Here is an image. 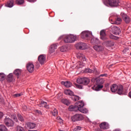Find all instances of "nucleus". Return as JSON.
Masks as SVG:
<instances>
[{
	"instance_id": "bf43d9fd",
	"label": "nucleus",
	"mask_w": 131,
	"mask_h": 131,
	"mask_svg": "<svg viewBox=\"0 0 131 131\" xmlns=\"http://www.w3.org/2000/svg\"><path fill=\"white\" fill-rule=\"evenodd\" d=\"M125 52H126V51H128V49H126L124 50Z\"/></svg>"
},
{
	"instance_id": "c756f323",
	"label": "nucleus",
	"mask_w": 131,
	"mask_h": 131,
	"mask_svg": "<svg viewBox=\"0 0 131 131\" xmlns=\"http://www.w3.org/2000/svg\"><path fill=\"white\" fill-rule=\"evenodd\" d=\"M5 77H6V75L3 73H0V80L3 81L5 79Z\"/></svg>"
},
{
	"instance_id": "a211bd4d",
	"label": "nucleus",
	"mask_w": 131,
	"mask_h": 131,
	"mask_svg": "<svg viewBox=\"0 0 131 131\" xmlns=\"http://www.w3.org/2000/svg\"><path fill=\"white\" fill-rule=\"evenodd\" d=\"M77 58L79 60H82V61H86V58H85V56L83 54H81V53H78L77 54Z\"/></svg>"
},
{
	"instance_id": "cd10ccee",
	"label": "nucleus",
	"mask_w": 131,
	"mask_h": 131,
	"mask_svg": "<svg viewBox=\"0 0 131 131\" xmlns=\"http://www.w3.org/2000/svg\"><path fill=\"white\" fill-rule=\"evenodd\" d=\"M7 81L9 82H12L13 81V74H9L7 77Z\"/></svg>"
},
{
	"instance_id": "6e6552de",
	"label": "nucleus",
	"mask_w": 131,
	"mask_h": 131,
	"mask_svg": "<svg viewBox=\"0 0 131 131\" xmlns=\"http://www.w3.org/2000/svg\"><path fill=\"white\" fill-rule=\"evenodd\" d=\"M111 29L113 34H115L116 35H120V33H121V30H120V28L117 27L115 26H112L111 27Z\"/></svg>"
},
{
	"instance_id": "a19ab883",
	"label": "nucleus",
	"mask_w": 131,
	"mask_h": 131,
	"mask_svg": "<svg viewBox=\"0 0 131 131\" xmlns=\"http://www.w3.org/2000/svg\"><path fill=\"white\" fill-rule=\"evenodd\" d=\"M76 86L77 89H79V90L82 89V85H81L76 84Z\"/></svg>"
},
{
	"instance_id": "4be33fe9",
	"label": "nucleus",
	"mask_w": 131,
	"mask_h": 131,
	"mask_svg": "<svg viewBox=\"0 0 131 131\" xmlns=\"http://www.w3.org/2000/svg\"><path fill=\"white\" fill-rule=\"evenodd\" d=\"M91 42L92 45H99L100 41L97 38H92L91 40Z\"/></svg>"
},
{
	"instance_id": "4468645a",
	"label": "nucleus",
	"mask_w": 131,
	"mask_h": 131,
	"mask_svg": "<svg viewBox=\"0 0 131 131\" xmlns=\"http://www.w3.org/2000/svg\"><path fill=\"white\" fill-rule=\"evenodd\" d=\"M27 69L29 72H33L34 71V66L32 64V63L29 62L27 64Z\"/></svg>"
},
{
	"instance_id": "37998d69",
	"label": "nucleus",
	"mask_w": 131,
	"mask_h": 131,
	"mask_svg": "<svg viewBox=\"0 0 131 131\" xmlns=\"http://www.w3.org/2000/svg\"><path fill=\"white\" fill-rule=\"evenodd\" d=\"M60 51L61 52H66V47L62 46L60 48Z\"/></svg>"
},
{
	"instance_id": "0eeeda50",
	"label": "nucleus",
	"mask_w": 131,
	"mask_h": 131,
	"mask_svg": "<svg viewBox=\"0 0 131 131\" xmlns=\"http://www.w3.org/2000/svg\"><path fill=\"white\" fill-rule=\"evenodd\" d=\"M81 36L82 38H85L87 40H89L93 37V35L90 31H83L81 33Z\"/></svg>"
},
{
	"instance_id": "72a5a7b5",
	"label": "nucleus",
	"mask_w": 131,
	"mask_h": 131,
	"mask_svg": "<svg viewBox=\"0 0 131 131\" xmlns=\"http://www.w3.org/2000/svg\"><path fill=\"white\" fill-rule=\"evenodd\" d=\"M51 113L53 116H57L58 115V111L55 108Z\"/></svg>"
},
{
	"instance_id": "7c9ffc66",
	"label": "nucleus",
	"mask_w": 131,
	"mask_h": 131,
	"mask_svg": "<svg viewBox=\"0 0 131 131\" xmlns=\"http://www.w3.org/2000/svg\"><path fill=\"white\" fill-rule=\"evenodd\" d=\"M7 129L4 125H0V131H7Z\"/></svg>"
},
{
	"instance_id": "58836bf2",
	"label": "nucleus",
	"mask_w": 131,
	"mask_h": 131,
	"mask_svg": "<svg viewBox=\"0 0 131 131\" xmlns=\"http://www.w3.org/2000/svg\"><path fill=\"white\" fill-rule=\"evenodd\" d=\"M16 131H24V129L20 126H17L16 127Z\"/></svg>"
},
{
	"instance_id": "20e7f679",
	"label": "nucleus",
	"mask_w": 131,
	"mask_h": 131,
	"mask_svg": "<svg viewBox=\"0 0 131 131\" xmlns=\"http://www.w3.org/2000/svg\"><path fill=\"white\" fill-rule=\"evenodd\" d=\"M60 37H63L64 42H66V43H68L69 42H74V41H75L77 38L76 36H74L73 35H65Z\"/></svg>"
},
{
	"instance_id": "e2e57ef3",
	"label": "nucleus",
	"mask_w": 131,
	"mask_h": 131,
	"mask_svg": "<svg viewBox=\"0 0 131 131\" xmlns=\"http://www.w3.org/2000/svg\"><path fill=\"white\" fill-rule=\"evenodd\" d=\"M59 131H63V130H60V129H59Z\"/></svg>"
},
{
	"instance_id": "6e6d98bb",
	"label": "nucleus",
	"mask_w": 131,
	"mask_h": 131,
	"mask_svg": "<svg viewBox=\"0 0 131 131\" xmlns=\"http://www.w3.org/2000/svg\"><path fill=\"white\" fill-rule=\"evenodd\" d=\"M37 113H38L39 114H41V112H40V111H36Z\"/></svg>"
},
{
	"instance_id": "bb28decb",
	"label": "nucleus",
	"mask_w": 131,
	"mask_h": 131,
	"mask_svg": "<svg viewBox=\"0 0 131 131\" xmlns=\"http://www.w3.org/2000/svg\"><path fill=\"white\" fill-rule=\"evenodd\" d=\"M27 125L28 127L30 129L34 128V127H35V123L32 122L28 123Z\"/></svg>"
},
{
	"instance_id": "473e14b6",
	"label": "nucleus",
	"mask_w": 131,
	"mask_h": 131,
	"mask_svg": "<svg viewBox=\"0 0 131 131\" xmlns=\"http://www.w3.org/2000/svg\"><path fill=\"white\" fill-rule=\"evenodd\" d=\"M72 99L73 101H78V100H79V96H76V95H73Z\"/></svg>"
},
{
	"instance_id": "e433bc0d",
	"label": "nucleus",
	"mask_w": 131,
	"mask_h": 131,
	"mask_svg": "<svg viewBox=\"0 0 131 131\" xmlns=\"http://www.w3.org/2000/svg\"><path fill=\"white\" fill-rule=\"evenodd\" d=\"M81 130V127L79 126H76L73 129V131H79Z\"/></svg>"
},
{
	"instance_id": "9d476101",
	"label": "nucleus",
	"mask_w": 131,
	"mask_h": 131,
	"mask_svg": "<svg viewBox=\"0 0 131 131\" xmlns=\"http://www.w3.org/2000/svg\"><path fill=\"white\" fill-rule=\"evenodd\" d=\"M4 122L7 126H13L14 125V121L10 118L6 117L4 120Z\"/></svg>"
},
{
	"instance_id": "f3484780",
	"label": "nucleus",
	"mask_w": 131,
	"mask_h": 131,
	"mask_svg": "<svg viewBox=\"0 0 131 131\" xmlns=\"http://www.w3.org/2000/svg\"><path fill=\"white\" fill-rule=\"evenodd\" d=\"M57 50V45L56 44H53L52 45L49 49V53L50 54H52Z\"/></svg>"
},
{
	"instance_id": "39448f33",
	"label": "nucleus",
	"mask_w": 131,
	"mask_h": 131,
	"mask_svg": "<svg viewBox=\"0 0 131 131\" xmlns=\"http://www.w3.org/2000/svg\"><path fill=\"white\" fill-rule=\"evenodd\" d=\"M104 81L103 79H98L96 81V83H97V86L96 87L93 88L94 90L95 91H96V92H99V91H101L102 89H103V83H104Z\"/></svg>"
},
{
	"instance_id": "a18cd8bd",
	"label": "nucleus",
	"mask_w": 131,
	"mask_h": 131,
	"mask_svg": "<svg viewBox=\"0 0 131 131\" xmlns=\"http://www.w3.org/2000/svg\"><path fill=\"white\" fill-rule=\"evenodd\" d=\"M41 102V104H42V107H45L46 104H47V103L45 101H42Z\"/></svg>"
},
{
	"instance_id": "79ce46f5",
	"label": "nucleus",
	"mask_w": 131,
	"mask_h": 131,
	"mask_svg": "<svg viewBox=\"0 0 131 131\" xmlns=\"http://www.w3.org/2000/svg\"><path fill=\"white\" fill-rule=\"evenodd\" d=\"M22 93H18V94H14V97H16V98H18L19 97H21L22 96Z\"/></svg>"
},
{
	"instance_id": "ddd939ff",
	"label": "nucleus",
	"mask_w": 131,
	"mask_h": 131,
	"mask_svg": "<svg viewBox=\"0 0 131 131\" xmlns=\"http://www.w3.org/2000/svg\"><path fill=\"white\" fill-rule=\"evenodd\" d=\"M38 61L41 65H43L46 63V55L43 54L40 55L38 57Z\"/></svg>"
},
{
	"instance_id": "5701e85b",
	"label": "nucleus",
	"mask_w": 131,
	"mask_h": 131,
	"mask_svg": "<svg viewBox=\"0 0 131 131\" xmlns=\"http://www.w3.org/2000/svg\"><path fill=\"white\" fill-rule=\"evenodd\" d=\"M13 6H14V0H9L7 2L6 7H8V8H12Z\"/></svg>"
},
{
	"instance_id": "603ef678",
	"label": "nucleus",
	"mask_w": 131,
	"mask_h": 131,
	"mask_svg": "<svg viewBox=\"0 0 131 131\" xmlns=\"http://www.w3.org/2000/svg\"><path fill=\"white\" fill-rule=\"evenodd\" d=\"M110 21H111V23L112 24V23H113V22H115V20H113V19H111L110 18Z\"/></svg>"
},
{
	"instance_id": "8fccbe9b",
	"label": "nucleus",
	"mask_w": 131,
	"mask_h": 131,
	"mask_svg": "<svg viewBox=\"0 0 131 131\" xmlns=\"http://www.w3.org/2000/svg\"><path fill=\"white\" fill-rule=\"evenodd\" d=\"M36 0H28V2H30V3H34V2H36Z\"/></svg>"
},
{
	"instance_id": "052dcab7",
	"label": "nucleus",
	"mask_w": 131,
	"mask_h": 131,
	"mask_svg": "<svg viewBox=\"0 0 131 131\" xmlns=\"http://www.w3.org/2000/svg\"><path fill=\"white\" fill-rule=\"evenodd\" d=\"M25 109L26 110V109H27V106H25Z\"/></svg>"
},
{
	"instance_id": "864d4df0",
	"label": "nucleus",
	"mask_w": 131,
	"mask_h": 131,
	"mask_svg": "<svg viewBox=\"0 0 131 131\" xmlns=\"http://www.w3.org/2000/svg\"><path fill=\"white\" fill-rule=\"evenodd\" d=\"M113 131H121V130H120V129H119V128H117V129H114Z\"/></svg>"
},
{
	"instance_id": "6ab92c4d",
	"label": "nucleus",
	"mask_w": 131,
	"mask_h": 131,
	"mask_svg": "<svg viewBox=\"0 0 131 131\" xmlns=\"http://www.w3.org/2000/svg\"><path fill=\"white\" fill-rule=\"evenodd\" d=\"M100 38L102 39V40H106L107 39V36H106V33L104 30H101L100 31Z\"/></svg>"
},
{
	"instance_id": "5fc2aeb1",
	"label": "nucleus",
	"mask_w": 131,
	"mask_h": 131,
	"mask_svg": "<svg viewBox=\"0 0 131 131\" xmlns=\"http://www.w3.org/2000/svg\"><path fill=\"white\" fill-rule=\"evenodd\" d=\"M96 131H102V129L100 128H97V129H96Z\"/></svg>"
},
{
	"instance_id": "c03bdc74",
	"label": "nucleus",
	"mask_w": 131,
	"mask_h": 131,
	"mask_svg": "<svg viewBox=\"0 0 131 131\" xmlns=\"http://www.w3.org/2000/svg\"><path fill=\"white\" fill-rule=\"evenodd\" d=\"M105 43L106 44V46H111V41H110V40L106 41Z\"/></svg>"
},
{
	"instance_id": "09e8293b",
	"label": "nucleus",
	"mask_w": 131,
	"mask_h": 131,
	"mask_svg": "<svg viewBox=\"0 0 131 131\" xmlns=\"http://www.w3.org/2000/svg\"><path fill=\"white\" fill-rule=\"evenodd\" d=\"M109 83H107L106 84H105V88H106V89H108V86H109Z\"/></svg>"
},
{
	"instance_id": "393cba45",
	"label": "nucleus",
	"mask_w": 131,
	"mask_h": 131,
	"mask_svg": "<svg viewBox=\"0 0 131 131\" xmlns=\"http://www.w3.org/2000/svg\"><path fill=\"white\" fill-rule=\"evenodd\" d=\"M64 94L66 95H68L69 96H74V93L69 90H66L64 91Z\"/></svg>"
},
{
	"instance_id": "ea45409f",
	"label": "nucleus",
	"mask_w": 131,
	"mask_h": 131,
	"mask_svg": "<svg viewBox=\"0 0 131 131\" xmlns=\"http://www.w3.org/2000/svg\"><path fill=\"white\" fill-rule=\"evenodd\" d=\"M18 117L19 120L21 121V122H23L24 121V119L23 118V117L21 116V115H18Z\"/></svg>"
},
{
	"instance_id": "b1692460",
	"label": "nucleus",
	"mask_w": 131,
	"mask_h": 131,
	"mask_svg": "<svg viewBox=\"0 0 131 131\" xmlns=\"http://www.w3.org/2000/svg\"><path fill=\"white\" fill-rule=\"evenodd\" d=\"M61 103L63 104H64V105H67V106H69V105L70 104V101L66 99H62L61 100Z\"/></svg>"
},
{
	"instance_id": "412c9836",
	"label": "nucleus",
	"mask_w": 131,
	"mask_h": 131,
	"mask_svg": "<svg viewBox=\"0 0 131 131\" xmlns=\"http://www.w3.org/2000/svg\"><path fill=\"white\" fill-rule=\"evenodd\" d=\"M61 84H63L66 88H71V86L72 85V84L69 81H62Z\"/></svg>"
},
{
	"instance_id": "4c0bfd02",
	"label": "nucleus",
	"mask_w": 131,
	"mask_h": 131,
	"mask_svg": "<svg viewBox=\"0 0 131 131\" xmlns=\"http://www.w3.org/2000/svg\"><path fill=\"white\" fill-rule=\"evenodd\" d=\"M110 37L112 39H115V40H117V39L118 38V37L114 35L113 34H111L110 35Z\"/></svg>"
},
{
	"instance_id": "f704fd0d",
	"label": "nucleus",
	"mask_w": 131,
	"mask_h": 131,
	"mask_svg": "<svg viewBox=\"0 0 131 131\" xmlns=\"http://www.w3.org/2000/svg\"><path fill=\"white\" fill-rule=\"evenodd\" d=\"M16 4L18 5H23L24 4V0H16Z\"/></svg>"
},
{
	"instance_id": "2eb2a0df",
	"label": "nucleus",
	"mask_w": 131,
	"mask_h": 131,
	"mask_svg": "<svg viewBox=\"0 0 131 131\" xmlns=\"http://www.w3.org/2000/svg\"><path fill=\"white\" fill-rule=\"evenodd\" d=\"M101 129H108L109 128V124L106 122H103L100 124Z\"/></svg>"
},
{
	"instance_id": "f03ea898",
	"label": "nucleus",
	"mask_w": 131,
	"mask_h": 131,
	"mask_svg": "<svg viewBox=\"0 0 131 131\" xmlns=\"http://www.w3.org/2000/svg\"><path fill=\"white\" fill-rule=\"evenodd\" d=\"M84 106V103L82 101L77 102L75 105H70L69 107V111H78L79 109L81 108Z\"/></svg>"
},
{
	"instance_id": "7ed1b4c3",
	"label": "nucleus",
	"mask_w": 131,
	"mask_h": 131,
	"mask_svg": "<svg viewBox=\"0 0 131 131\" xmlns=\"http://www.w3.org/2000/svg\"><path fill=\"white\" fill-rule=\"evenodd\" d=\"M103 4L107 7H117L119 0H103Z\"/></svg>"
},
{
	"instance_id": "680f3d73",
	"label": "nucleus",
	"mask_w": 131,
	"mask_h": 131,
	"mask_svg": "<svg viewBox=\"0 0 131 131\" xmlns=\"http://www.w3.org/2000/svg\"><path fill=\"white\" fill-rule=\"evenodd\" d=\"M28 131H36V130H29Z\"/></svg>"
},
{
	"instance_id": "aec40b11",
	"label": "nucleus",
	"mask_w": 131,
	"mask_h": 131,
	"mask_svg": "<svg viewBox=\"0 0 131 131\" xmlns=\"http://www.w3.org/2000/svg\"><path fill=\"white\" fill-rule=\"evenodd\" d=\"M121 22H122V19H121V18H120V17H117L115 19V21H113L112 23V24L119 25V24H120V23H121Z\"/></svg>"
},
{
	"instance_id": "de8ad7c7",
	"label": "nucleus",
	"mask_w": 131,
	"mask_h": 131,
	"mask_svg": "<svg viewBox=\"0 0 131 131\" xmlns=\"http://www.w3.org/2000/svg\"><path fill=\"white\" fill-rule=\"evenodd\" d=\"M45 108H46V109H49V108H50V106L49 105V104H45Z\"/></svg>"
},
{
	"instance_id": "c85d7f7f",
	"label": "nucleus",
	"mask_w": 131,
	"mask_h": 131,
	"mask_svg": "<svg viewBox=\"0 0 131 131\" xmlns=\"http://www.w3.org/2000/svg\"><path fill=\"white\" fill-rule=\"evenodd\" d=\"M14 73L17 76H19V75L21 74V70L20 69H16L14 71Z\"/></svg>"
},
{
	"instance_id": "423d86ee",
	"label": "nucleus",
	"mask_w": 131,
	"mask_h": 131,
	"mask_svg": "<svg viewBox=\"0 0 131 131\" xmlns=\"http://www.w3.org/2000/svg\"><path fill=\"white\" fill-rule=\"evenodd\" d=\"M77 83L88 85L90 83V79L86 77L79 78L77 79Z\"/></svg>"
},
{
	"instance_id": "a878e982",
	"label": "nucleus",
	"mask_w": 131,
	"mask_h": 131,
	"mask_svg": "<svg viewBox=\"0 0 131 131\" xmlns=\"http://www.w3.org/2000/svg\"><path fill=\"white\" fill-rule=\"evenodd\" d=\"M78 111H80V112H81V113H84V114L89 112V110H88L86 108H84L83 107H82L81 108H79V110Z\"/></svg>"
},
{
	"instance_id": "1a4fd4ad",
	"label": "nucleus",
	"mask_w": 131,
	"mask_h": 131,
	"mask_svg": "<svg viewBox=\"0 0 131 131\" xmlns=\"http://www.w3.org/2000/svg\"><path fill=\"white\" fill-rule=\"evenodd\" d=\"M83 115L81 114H76L72 117V120L75 121H81V120H83L84 119Z\"/></svg>"
},
{
	"instance_id": "9b49d317",
	"label": "nucleus",
	"mask_w": 131,
	"mask_h": 131,
	"mask_svg": "<svg viewBox=\"0 0 131 131\" xmlns=\"http://www.w3.org/2000/svg\"><path fill=\"white\" fill-rule=\"evenodd\" d=\"M122 18L126 24H128L131 21L130 17L125 13H121Z\"/></svg>"
},
{
	"instance_id": "4d7b16f0",
	"label": "nucleus",
	"mask_w": 131,
	"mask_h": 131,
	"mask_svg": "<svg viewBox=\"0 0 131 131\" xmlns=\"http://www.w3.org/2000/svg\"><path fill=\"white\" fill-rule=\"evenodd\" d=\"M106 74H101L100 75V76H105Z\"/></svg>"
},
{
	"instance_id": "f257e3e1",
	"label": "nucleus",
	"mask_w": 131,
	"mask_h": 131,
	"mask_svg": "<svg viewBox=\"0 0 131 131\" xmlns=\"http://www.w3.org/2000/svg\"><path fill=\"white\" fill-rule=\"evenodd\" d=\"M111 91L112 93H117L118 95H123V86L122 85H117L116 84L111 86Z\"/></svg>"
},
{
	"instance_id": "49530a36",
	"label": "nucleus",
	"mask_w": 131,
	"mask_h": 131,
	"mask_svg": "<svg viewBox=\"0 0 131 131\" xmlns=\"http://www.w3.org/2000/svg\"><path fill=\"white\" fill-rule=\"evenodd\" d=\"M4 116V114L3 113V112H0V119L3 118Z\"/></svg>"
},
{
	"instance_id": "c9c22d12",
	"label": "nucleus",
	"mask_w": 131,
	"mask_h": 131,
	"mask_svg": "<svg viewBox=\"0 0 131 131\" xmlns=\"http://www.w3.org/2000/svg\"><path fill=\"white\" fill-rule=\"evenodd\" d=\"M85 73H94V70H91V69H86L84 70Z\"/></svg>"
},
{
	"instance_id": "3c124183",
	"label": "nucleus",
	"mask_w": 131,
	"mask_h": 131,
	"mask_svg": "<svg viewBox=\"0 0 131 131\" xmlns=\"http://www.w3.org/2000/svg\"><path fill=\"white\" fill-rule=\"evenodd\" d=\"M38 105L39 106V107H42V105L41 104V101L40 102V103H39Z\"/></svg>"
},
{
	"instance_id": "2f4dec72",
	"label": "nucleus",
	"mask_w": 131,
	"mask_h": 131,
	"mask_svg": "<svg viewBox=\"0 0 131 131\" xmlns=\"http://www.w3.org/2000/svg\"><path fill=\"white\" fill-rule=\"evenodd\" d=\"M11 118H12V119H13V120H14V121H16V122H17L18 121V119H17V117H16L15 114H11Z\"/></svg>"
},
{
	"instance_id": "dca6fc26",
	"label": "nucleus",
	"mask_w": 131,
	"mask_h": 131,
	"mask_svg": "<svg viewBox=\"0 0 131 131\" xmlns=\"http://www.w3.org/2000/svg\"><path fill=\"white\" fill-rule=\"evenodd\" d=\"M93 49L97 52H102L104 50V47L101 45H95L93 46Z\"/></svg>"
},
{
	"instance_id": "f8f14e48",
	"label": "nucleus",
	"mask_w": 131,
	"mask_h": 131,
	"mask_svg": "<svg viewBox=\"0 0 131 131\" xmlns=\"http://www.w3.org/2000/svg\"><path fill=\"white\" fill-rule=\"evenodd\" d=\"M76 47L79 50H85V49H88V45L85 43L81 42L78 43L76 45Z\"/></svg>"
},
{
	"instance_id": "13d9d810",
	"label": "nucleus",
	"mask_w": 131,
	"mask_h": 131,
	"mask_svg": "<svg viewBox=\"0 0 131 131\" xmlns=\"http://www.w3.org/2000/svg\"><path fill=\"white\" fill-rule=\"evenodd\" d=\"M57 119H61V118H60V117H58L57 118Z\"/></svg>"
}]
</instances>
